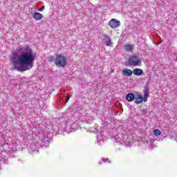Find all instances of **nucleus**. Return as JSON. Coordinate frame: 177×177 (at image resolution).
I'll return each mask as SVG.
<instances>
[{
  "label": "nucleus",
  "instance_id": "nucleus-1",
  "mask_svg": "<svg viewBox=\"0 0 177 177\" xmlns=\"http://www.w3.org/2000/svg\"><path fill=\"white\" fill-rule=\"evenodd\" d=\"M35 60V53H33L28 46H19L17 53H12L10 56L12 67H15L18 71L31 70Z\"/></svg>",
  "mask_w": 177,
  "mask_h": 177
},
{
  "label": "nucleus",
  "instance_id": "nucleus-2",
  "mask_svg": "<svg viewBox=\"0 0 177 177\" xmlns=\"http://www.w3.org/2000/svg\"><path fill=\"white\" fill-rule=\"evenodd\" d=\"M50 145V140L47 136L38 140L37 142L31 144L28 148V152L30 154H34V153H38V150L41 147H48Z\"/></svg>",
  "mask_w": 177,
  "mask_h": 177
},
{
  "label": "nucleus",
  "instance_id": "nucleus-3",
  "mask_svg": "<svg viewBox=\"0 0 177 177\" xmlns=\"http://www.w3.org/2000/svg\"><path fill=\"white\" fill-rule=\"evenodd\" d=\"M128 64H129V66H140L142 64V59H140V56L134 54L129 57L128 60Z\"/></svg>",
  "mask_w": 177,
  "mask_h": 177
},
{
  "label": "nucleus",
  "instance_id": "nucleus-4",
  "mask_svg": "<svg viewBox=\"0 0 177 177\" xmlns=\"http://www.w3.org/2000/svg\"><path fill=\"white\" fill-rule=\"evenodd\" d=\"M55 64L58 66V67H66L67 64V59L62 55H57L55 58Z\"/></svg>",
  "mask_w": 177,
  "mask_h": 177
},
{
  "label": "nucleus",
  "instance_id": "nucleus-5",
  "mask_svg": "<svg viewBox=\"0 0 177 177\" xmlns=\"http://www.w3.org/2000/svg\"><path fill=\"white\" fill-rule=\"evenodd\" d=\"M115 140L117 143H120V145H126L127 146H131V142H128L127 143V136L124 137L121 134H118L115 136Z\"/></svg>",
  "mask_w": 177,
  "mask_h": 177
},
{
  "label": "nucleus",
  "instance_id": "nucleus-6",
  "mask_svg": "<svg viewBox=\"0 0 177 177\" xmlns=\"http://www.w3.org/2000/svg\"><path fill=\"white\" fill-rule=\"evenodd\" d=\"M3 150L6 153H8V154H12L16 151V145H14L13 147L12 145H9L8 144L4 145L3 147Z\"/></svg>",
  "mask_w": 177,
  "mask_h": 177
},
{
  "label": "nucleus",
  "instance_id": "nucleus-7",
  "mask_svg": "<svg viewBox=\"0 0 177 177\" xmlns=\"http://www.w3.org/2000/svg\"><path fill=\"white\" fill-rule=\"evenodd\" d=\"M111 28H118L121 26V22L115 19H112L109 24Z\"/></svg>",
  "mask_w": 177,
  "mask_h": 177
},
{
  "label": "nucleus",
  "instance_id": "nucleus-8",
  "mask_svg": "<svg viewBox=\"0 0 177 177\" xmlns=\"http://www.w3.org/2000/svg\"><path fill=\"white\" fill-rule=\"evenodd\" d=\"M134 100H135L134 102L136 104H140V103H142L143 102H145V98L140 94V93H138L135 95Z\"/></svg>",
  "mask_w": 177,
  "mask_h": 177
},
{
  "label": "nucleus",
  "instance_id": "nucleus-9",
  "mask_svg": "<svg viewBox=\"0 0 177 177\" xmlns=\"http://www.w3.org/2000/svg\"><path fill=\"white\" fill-rule=\"evenodd\" d=\"M103 41L105 42V45L106 46H112L113 43L111 42V38L109 37V35H104L102 37Z\"/></svg>",
  "mask_w": 177,
  "mask_h": 177
},
{
  "label": "nucleus",
  "instance_id": "nucleus-10",
  "mask_svg": "<svg viewBox=\"0 0 177 177\" xmlns=\"http://www.w3.org/2000/svg\"><path fill=\"white\" fill-rule=\"evenodd\" d=\"M103 142H104V137L103 136V134H102L101 133H98L97 136L96 143L99 146H102V145H103Z\"/></svg>",
  "mask_w": 177,
  "mask_h": 177
},
{
  "label": "nucleus",
  "instance_id": "nucleus-11",
  "mask_svg": "<svg viewBox=\"0 0 177 177\" xmlns=\"http://www.w3.org/2000/svg\"><path fill=\"white\" fill-rule=\"evenodd\" d=\"M32 15L33 19L37 21L41 20V19L44 17V15L42 14L37 12H34L33 14L32 13Z\"/></svg>",
  "mask_w": 177,
  "mask_h": 177
},
{
  "label": "nucleus",
  "instance_id": "nucleus-12",
  "mask_svg": "<svg viewBox=\"0 0 177 177\" xmlns=\"http://www.w3.org/2000/svg\"><path fill=\"white\" fill-rule=\"evenodd\" d=\"M133 73V72H132V71H131L129 68H126L122 71V75L126 77H131V75H132Z\"/></svg>",
  "mask_w": 177,
  "mask_h": 177
},
{
  "label": "nucleus",
  "instance_id": "nucleus-13",
  "mask_svg": "<svg viewBox=\"0 0 177 177\" xmlns=\"http://www.w3.org/2000/svg\"><path fill=\"white\" fill-rule=\"evenodd\" d=\"M124 50L125 52H132L133 50V44H126L124 46Z\"/></svg>",
  "mask_w": 177,
  "mask_h": 177
},
{
  "label": "nucleus",
  "instance_id": "nucleus-14",
  "mask_svg": "<svg viewBox=\"0 0 177 177\" xmlns=\"http://www.w3.org/2000/svg\"><path fill=\"white\" fill-rule=\"evenodd\" d=\"M144 93V102H147V97H149V88L145 87L143 90Z\"/></svg>",
  "mask_w": 177,
  "mask_h": 177
},
{
  "label": "nucleus",
  "instance_id": "nucleus-15",
  "mask_svg": "<svg viewBox=\"0 0 177 177\" xmlns=\"http://www.w3.org/2000/svg\"><path fill=\"white\" fill-rule=\"evenodd\" d=\"M126 99L128 102H133L135 100V95L133 93L127 94Z\"/></svg>",
  "mask_w": 177,
  "mask_h": 177
},
{
  "label": "nucleus",
  "instance_id": "nucleus-16",
  "mask_svg": "<svg viewBox=\"0 0 177 177\" xmlns=\"http://www.w3.org/2000/svg\"><path fill=\"white\" fill-rule=\"evenodd\" d=\"M134 75H142L143 74V71L140 68H136L133 71Z\"/></svg>",
  "mask_w": 177,
  "mask_h": 177
},
{
  "label": "nucleus",
  "instance_id": "nucleus-17",
  "mask_svg": "<svg viewBox=\"0 0 177 177\" xmlns=\"http://www.w3.org/2000/svg\"><path fill=\"white\" fill-rule=\"evenodd\" d=\"M160 136H161V131L160 129L153 130V136H155V138H158Z\"/></svg>",
  "mask_w": 177,
  "mask_h": 177
},
{
  "label": "nucleus",
  "instance_id": "nucleus-18",
  "mask_svg": "<svg viewBox=\"0 0 177 177\" xmlns=\"http://www.w3.org/2000/svg\"><path fill=\"white\" fill-rule=\"evenodd\" d=\"M103 162H104V164H106V162H110V161H109V158H101V160L99 161V165H102Z\"/></svg>",
  "mask_w": 177,
  "mask_h": 177
},
{
  "label": "nucleus",
  "instance_id": "nucleus-19",
  "mask_svg": "<svg viewBox=\"0 0 177 177\" xmlns=\"http://www.w3.org/2000/svg\"><path fill=\"white\" fill-rule=\"evenodd\" d=\"M43 10H45V6H42L41 8L39 9V12H43Z\"/></svg>",
  "mask_w": 177,
  "mask_h": 177
},
{
  "label": "nucleus",
  "instance_id": "nucleus-20",
  "mask_svg": "<svg viewBox=\"0 0 177 177\" xmlns=\"http://www.w3.org/2000/svg\"><path fill=\"white\" fill-rule=\"evenodd\" d=\"M68 100H70V97H66V103H67V102H68Z\"/></svg>",
  "mask_w": 177,
  "mask_h": 177
},
{
  "label": "nucleus",
  "instance_id": "nucleus-21",
  "mask_svg": "<svg viewBox=\"0 0 177 177\" xmlns=\"http://www.w3.org/2000/svg\"><path fill=\"white\" fill-rule=\"evenodd\" d=\"M31 10H34L35 12L37 10V8L33 7L32 8H31Z\"/></svg>",
  "mask_w": 177,
  "mask_h": 177
}]
</instances>
